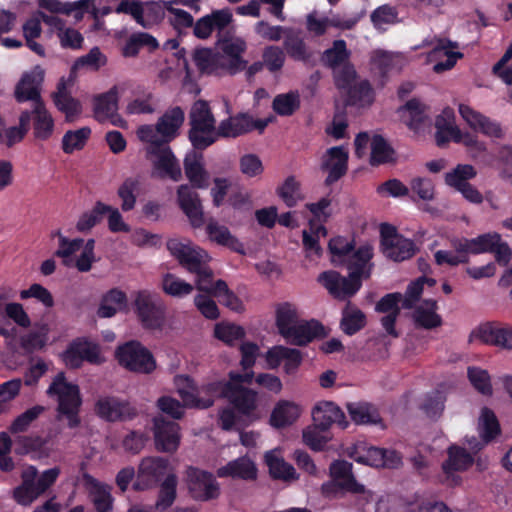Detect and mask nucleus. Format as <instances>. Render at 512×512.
<instances>
[{
  "mask_svg": "<svg viewBox=\"0 0 512 512\" xmlns=\"http://www.w3.org/2000/svg\"><path fill=\"white\" fill-rule=\"evenodd\" d=\"M266 362L270 369L277 368L284 360V370L287 374L294 373L302 362V353L295 348H288L277 345L270 348L265 355Z\"/></svg>",
  "mask_w": 512,
  "mask_h": 512,
  "instance_id": "393cba45",
  "label": "nucleus"
},
{
  "mask_svg": "<svg viewBox=\"0 0 512 512\" xmlns=\"http://www.w3.org/2000/svg\"><path fill=\"white\" fill-rule=\"evenodd\" d=\"M177 483L178 480L175 474H167L160 485L158 498L155 503V509L157 511H165L173 505L177 495Z\"/></svg>",
  "mask_w": 512,
  "mask_h": 512,
  "instance_id": "3c124183",
  "label": "nucleus"
},
{
  "mask_svg": "<svg viewBox=\"0 0 512 512\" xmlns=\"http://www.w3.org/2000/svg\"><path fill=\"white\" fill-rule=\"evenodd\" d=\"M115 356L121 366L132 372L150 374L156 368L153 355L138 341H129L119 346Z\"/></svg>",
  "mask_w": 512,
  "mask_h": 512,
  "instance_id": "0eeeda50",
  "label": "nucleus"
},
{
  "mask_svg": "<svg viewBox=\"0 0 512 512\" xmlns=\"http://www.w3.org/2000/svg\"><path fill=\"white\" fill-rule=\"evenodd\" d=\"M448 458L442 464L445 474L444 482L450 486L459 485L461 477L455 472L465 471L473 464V457L464 448L451 446L448 449Z\"/></svg>",
  "mask_w": 512,
  "mask_h": 512,
  "instance_id": "aec40b11",
  "label": "nucleus"
},
{
  "mask_svg": "<svg viewBox=\"0 0 512 512\" xmlns=\"http://www.w3.org/2000/svg\"><path fill=\"white\" fill-rule=\"evenodd\" d=\"M328 249L332 254L331 262L335 266H346L349 275L344 277L334 270L325 271L318 276V282L334 298L341 301L347 300L361 288L362 279L370 276L369 261L373 256L372 247L363 245L354 251L353 242L338 236L330 239Z\"/></svg>",
  "mask_w": 512,
  "mask_h": 512,
  "instance_id": "f257e3e1",
  "label": "nucleus"
},
{
  "mask_svg": "<svg viewBox=\"0 0 512 512\" xmlns=\"http://www.w3.org/2000/svg\"><path fill=\"white\" fill-rule=\"evenodd\" d=\"M400 120L411 130L418 131L428 119V108L419 98H411L397 109Z\"/></svg>",
  "mask_w": 512,
  "mask_h": 512,
  "instance_id": "cd10ccee",
  "label": "nucleus"
},
{
  "mask_svg": "<svg viewBox=\"0 0 512 512\" xmlns=\"http://www.w3.org/2000/svg\"><path fill=\"white\" fill-rule=\"evenodd\" d=\"M283 46L288 56L295 61H306L309 59V53L307 51L304 40L292 29H289L284 37Z\"/></svg>",
  "mask_w": 512,
  "mask_h": 512,
  "instance_id": "6e6d98bb",
  "label": "nucleus"
},
{
  "mask_svg": "<svg viewBox=\"0 0 512 512\" xmlns=\"http://www.w3.org/2000/svg\"><path fill=\"white\" fill-rule=\"evenodd\" d=\"M217 48L224 57V70L235 74L246 69L248 62L243 59L242 54L246 51L247 44L242 38L219 39Z\"/></svg>",
  "mask_w": 512,
  "mask_h": 512,
  "instance_id": "a211bd4d",
  "label": "nucleus"
},
{
  "mask_svg": "<svg viewBox=\"0 0 512 512\" xmlns=\"http://www.w3.org/2000/svg\"><path fill=\"white\" fill-rule=\"evenodd\" d=\"M184 121V112L181 108L175 107L166 112L157 122L161 135L168 139V142L175 136L176 131Z\"/></svg>",
  "mask_w": 512,
  "mask_h": 512,
  "instance_id": "864d4df0",
  "label": "nucleus"
},
{
  "mask_svg": "<svg viewBox=\"0 0 512 512\" xmlns=\"http://www.w3.org/2000/svg\"><path fill=\"white\" fill-rule=\"evenodd\" d=\"M476 175V169L472 165L459 164L445 175V181L451 187L459 186L462 183H469L468 180L473 179Z\"/></svg>",
  "mask_w": 512,
  "mask_h": 512,
  "instance_id": "774afa93",
  "label": "nucleus"
},
{
  "mask_svg": "<svg viewBox=\"0 0 512 512\" xmlns=\"http://www.w3.org/2000/svg\"><path fill=\"white\" fill-rule=\"evenodd\" d=\"M161 289L163 292L171 297L181 298L190 295L194 285L180 279L172 273H165L161 279Z\"/></svg>",
  "mask_w": 512,
  "mask_h": 512,
  "instance_id": "603ef678",
  "label": "nucleus"
},
{
  "mask_svg": "<svg viewBox=\"0 0 512 512\" xmlns=\"http://www.w3.org/2000/svg\"><path fill=\"white\" fill-rule=\"evenodd\" d=\"M394 150L381 135H374L371 140L370 164L375 166L393 160Z\"/></svg>",
  "mask_w": 512,
  "mask_h": 512,
  "instance_id": "bf43d9fd",
  "label": "nucleus"
},
{
  "mask_svg": "<svg viewBox=\"0 0 512 512\" xmlns=\"http://www.w3.org/2000/svg\"><path fill=\"white\" fill-rule=\"evenodd\" d=\"M298 417L297 405L288 401H280L272 411L270 423L276 428H282L291 425Z\"/></svg>",
  "mask_w": 512,
  "mask_h": 512,
  "instance_id": "de8ad7c7",
  "label": "nucleus"
},
{
  "mask_svg": "<svg viewBox=\"0 0 512 512\" xmlns=\"http://www.w3.org/2000/svg\"><path fill=\"white\" fill-rule=\"evenodd\" d=\"M500 235L497 233L482 234L473 239L461 238L452 240L454 251L464 254L469 258L470 254L477 255L491 251L493 244L497 243Z\"/></svg>",
  "mask_w": 512,
  "mask_h": 512,
  "instance_id": "a878e982",
  "label": "nucleus"
},
{
  "mask_svg": "<svg viewBox=\"0 0 512 512\" xmlns=\"http://www.w3.org/2000/svg\"><path fill=\"white\" fill-rule=\"evenodd\" d=\"M217 476L252 481L257 478V467L249 457L242 456L218 468Z\"/></svg>",
  "mask_w": 512,
  "mask_h": 512,
  "instance_id": "7c9ffc66",
  "label": "nucleus"
},
{
  "mask_svg": "<svg viewBox=\"0 0 512 512\" xmlns=\"http://www.w3.org/2000/svg\"><path fill=\"white\" fill-rule=\"evenodd\" d=\"M335 86L347 92V96H371L373 88L369 80L360 79L355 66L351 63H344L341 67L333 70Z\"/></svg>",
  "mask_w": 512,
  "mask_h": 512,
  "instance_id": "ddd939ff",
  "label": "nucleus"
},
{
  "mask_svg": "<svg viewBox=\"0 0 512 512\" xmlns=\"http://www.w3.org/2000/svg\"><path fill=\"white\" fill-rule=\"evenodd\" d=\"M152 422L156 449L160 452L174 453L180 443L179 425L165 419L162 415L154 417Z\"/></svg>",
  "mask_w": 512,
  "mask_h": 512,
  "instance_id": "2eb2a0df",
  "label": "nucleus"
},
{
  "mask_svg": "<svg viewBox=\"0 0 512 512\" xmlns=\"http://www.w3.org/2000/svg\"><path fill=\"white\" fill-rule=\"evenodd\" d=\"M186 476L188 492L194 500L210 501L219 497L220 486L212 473L189 467Z\"/></svg>",
  "mask_w": 512,
  "mask_h": 512,
  "instance_id": "f8f14e48",
  "label": "nucleus"
},
{
  "mask_svg": "<svg viewBox=\"0 0 512 512\" xmlns=\"http://www.w3.org/2000/svg\"><path fill=\"white\" fill-rule=\"evenodd\" d=\"M324 326L317 320H299L285 339L292 345L305 346L316 338L325 337Z\"/></svg>",
  "mask_w": 512,
  "mask_h": 512,
  "instance_id": "bb28decb",
  "label": "nucleus"
},
{
  "mask_svg": "<svg viewBox=\"0 0 512 512\" xmlns=\"http://www.w3.org/2000/svg\"><path fill=\"white\" fill-rule=\"evenodd\" d=\"M413 309L414 311L412 312L411 317L416 327L429 330L441 326V316L436 313V300H423L419 305H416Z\"/></svg>",
  "mask_w": 512,
  "mask_h": 512,
  "instance_id": "2f4dec72",
  "label": "nucleus"
},
{
  "mask_svg": "<svg viewBox=\"0 0 512 512\" xmlns=\"http://www.w3.org/2000/svg\"><path fill=\"white\" fill-rule=\"evenodd\" d=\"M366 326V315L358 307L347 301L342 310L340 327L347 335H353Z\"/></svg>",
  "mask_w": 512,
  "mask_h": 512,
  "instance_id": "c03bdc74",
  "label": "nucleus"
},
{
  "mask_svg": "<svg viewBox=\"0 0 512 512\" xmlns=\"http://www.w3.org/2000/svg\"><path fill=\"white\" fill-rule=\"evenodd\" d=\"M206 288L207 289H202L200 292H204L210 296L218 298L221 304L233 311H243L244 307L242 301L232 290L229 289L224 280L218 279L214 281V279H212V281L206 285Z\"/></svg>",
  "mask_w": 512,
  "mask_h": 512,
  "instance_id": "f704fd0d",
  "label": "nucleus"
},
{
  "mask_svg": "<svg viewBox=\"0 0 512 512\" xmlns=\"http://www.w3.org/2000/svg\"><path fill=\"white\" fill-rule=\"evenodd\" d=\"M44 77V69L36 65L30 71L23 74L16 86L14 96H41Z\"/></svg>",
  "mask_w": 512,
  "mask_h": 512,
  "instance_id": "72a5a7b5",
  "label": "nucleus"
},
{
  "mask_svg": "<svg viewBox=\"0 0 512 512\" xmlns=\"http://www.w3.org/2000/svg\"><path fill=\"white\" fill-rule=\"evenodd\" d=\"M195 189L189 184L180 185L177 188V203L191 226L200 228L204 224V213L201 199Z\"/></svg>",
  "mask_w": 512,
  "mask_h": 512,
  "instance_id": "f3484780",
  "label": "nucleus"
},
{
  "mask_svg": "<svg viewBox=\"0 0 512 512\" xmlns=\"http://www.w3.org/2000/svg\"><path fill=\"white\" fill-rule=\"evenodd\" d=\"M296 309L289 303H283L276 310V326L279 334L284 338L289 337L291 330L299 322Z\"/></svg>",
  "mask_w": 512,
  "mask_h": 512,
  "instance_id": "8fccbe9b",
  "label": "nucleus"
},
{
  "mask_svg": "<svg viewBox=\"0 0 512 512\" xmlns=\"http://www.w3.org/2000/svg\"><path fill=\"white\" fill-rule=\"evenodd\" d=\"M215 337L228 345H234L235 341L245 336V331L241 326L231 323H219L214 329Z\"/></svg>",
  "mask_w": 512,
  "mask_h": 512,
  "instance_id": "69168bd1",
  "label": "nucleus"
},
{
  "mask_svg": "<svg viewBox=\"0 0 512 512\" xmlns=\"http://www.w3.org/2000/svg\"><path fill=\"white\" fill-rule=\"evenodd\" d=\"M221 396L232 405V408H225L220 413L219 423L222 429L238 428L240 416L248 418L250 422L259 418L256 413L258 407L256 391L244 385L226 382L222 387Z\"/></svg>",
  "mask_w": 512,
  "mask_h": 512,
  "instance_id": "f03ea898",
  "label": "nucleus"
},
{
  "mask_svg": "<svg viewBox=\"0 0 512 512\" xmlns=\"http://www.w3.org/2000/svg\"><path fill=\"white\" fill-rule=\"evenodd\" d=\"M137 136L145 144L148 156L168 145V139L161 135L157 124L140 126L137 129Z\"/></svg>",
  "mask_w": 512,
  "mask_h": 512,
  "instance_id": "09e8293b",
  "label": "nucleus"
},
{
  "mask_svg": "<svg viewBox=\"0 0 512 512\" xmlns=\"http://www.w3.org/2000/svg\"><path fill=\"white\" fill-rule=\"evenodd\" d=\"M394 59L392 55L386 51H375L371 57V70L375 76L379 78V84L383 86L388 78V73L393 68Z\"/></svg>",
  "mask_w": 512,
  "mask_h": 512,
  "instance_id": "5fc2aeb1",
  "label": "nucleus"
},
{
  "mask_svg": "<svg viewBox=\"0 0 512 512\" xmlns=\"http://www.w3.org/2000/svg\"><path fill=\"white\" fill-rule=\"evenodd\" d=\"M152 156L155 157L152 160L153 165L157 170L162 171V177L168 176L175 182L182 179L181 167L168 145L150 154L148 157Z\"/></svg>",
  "mask_w": 512,
  "mask_h": 512,
  "instance_id": "473e14b6",
  "label": "nucleus"
},
{
  "mask_svg": "<svg viewBox=\"0 0 512 512\" xmlns=\"http://www.w3.org/2000/svg\"><path fill=\"white\" fill-rule=\"evenodd\" d=\"M189 140L193 148L204 150L217 141L215 117L207 101L199 99L194 102L189 113Z\"/></svg>",
  "mask_w": 512,
  "mask_h": 512,
  "instance_id": "20e7f679",
  "label": "nucleus"
},
{
  "mask_svg": "<svg viewBox=\"0 0 512 512\" xmlns=\"http://www.w3.org/2000/svg\"><path fill=\"white\" fill-rule=\"evenodd\" d=\"M380 236L382 252L388 259L401 262L414 255L415 245L413 241L400 235L393 225L382 223Z\"/></svg>",
  "mask_w": 512,
  "mask_h": 512,
  "instance_id": "9b49d317",
  "label": "nucleus"
},
{
  "mask_svg": "<svg viewBox=\"0 0 512 512\" xmlns=\"http://www.w3.org/2000/svg\"><path fill=\"white\" fill-rule=\"evenodd\" d=\"M459 113L462 116L463 120L474 130H480L484 134L490 136H500L501 128L500 126L480 114L479 112L473 110L471 107L460 104L459 105Z\"/></svg>",
  "mask_w": 512,
  "mask_h": 512,
  "instance_id": "4c0bfd02",
  "label": "nucleus"
},
{
  "mask_svg": "<svg viewBox=\"0 0 512 512\" xmlns=\"http://www.w3.org/2000/svg\"><path fill=\"white\" fill-rule=\"evenodd\" d=\"M175 385L185 407L206 409L214 403V400L210 397L200 398L198 396L197 388L193 380L188 376H177L175 378Z\"/></svg>",
  "mask_w": 512,
  "mask_h": 512,
  "instance_id": "c85d7f7f",
  "label": "nucleus"
},
{
  "mask_svg": "<svg viewBox=\"0 0 512 512\" xmlns=\"http://www.w3.org/2000/svg\"><path fill=\"white\" fill-rule=\"evenodd\" d=\"M262 58L267 69L274 73L283 68L286 57L282 48L270 45L264 48Z\"/></svg>",
  "mask_w": 512,
  "mask_h": 512,
  "instance_id": "338daca9",
  "label": "nucleus"
},
{
  "mask_svg": "<svg viewBox=\"0 0 512 512\" xmlns=\"http://www.w3.org/2000/svg\"><path fill=\"white\" fill-rule=\"evenodd\" d=\"M458 48V43L446 38H439L434 48L428 53V60L435 61L445 56L444 61H438L433 66L435 73H442L452 69L459 59L464 57L461 52H454L451 49Z\"/></svg>",
  "mask_w": 512,
  "mask_h": 512,
  "instance_id": "412c9836",
  "label": "nucleus"
},
{
  "mask_svg": "<svg viewBox=\"0 0 512 512\" xmlns=\"http://www.w3.org/2000/svg\"><path fill=\"white\" fill-rule=\"evenodd\" d=\"M371 105L372 98H337L334 118L331 126L326 128V133L335 139L344 138L348 127L347 116H357Z\"/></svg>",
  "mask_w": 512,
  "mask_h": 512,
  "instance_id": "9d476101",
  "label": "nucleus"
},
{
  "mask_svg": "<svg viewBox=\"0 0 512 512\" xmlns=\"http://www.w3.org/2000/svg\"><path fill=\"white\" fill-rule=\"evenodd\" d=\"M483 343L496 345L505 349L512 348V330L508 328L484 325L476 332Z\"/></svg>",
  "mask_w": 512,
  "mask_h": 512,
  "instance_id": "a19ab883",
  "label": "nucleus"
},
{
  "mask_svg": "<svg viewBox=\"0 0 512 512\" xmlns=\"http://www.w3.org/2000/svg\"><path fill=\"white\" fill-rule=\"evenodd\" d=\"M28 115L20 113L18 124L6 128L2 132V144L7 148H12L14 145L22 142L28 133L27 127Z\"/></svg>",
  "mask_w": 512,
  "mask_h": 512,
  "instance_id": "13d9d810",
  "label": "nucleus"
},
{
  "mask_svg": "<svg viewBox=\"0 0 512 512\" xmlns=\"http://www.w3.org/2000/svg\"><path fill=\"white\" fill-rule=\"evenodd\" d=\"M19 101L32 100L29 109L23 110L28 115L27 127L32 128L35 141H48L54 134L55 123L51 113L41 98H17Z\"/></svg>",
  "mask_w": 512,
  "mask_h": 512,
  "instance_id": "1a4fd4ad",
  "label": "nucleus"
},
{
  "mask_svg": "<svg viewBox=\"0 0 512 512\" xmlns=\"http://www.w3.org/2000/svg\"><path fill=\"white\" fill-rule=\"evenodd\" d=\"M250 115L238 113L222 120L217 126V140L219 138H236L251 131Z\"/></svg>",
  "mask_w": 512,
  "mask_h": 512,
  "instance_id": "c9c22d12",
  "label": "nucleus"
},
{
  "mask_svg": "<svg viewBox=\"0 0 512 512\" xmlns=\"http://www.w3.org/2000/svg\"><path fill=\"white\" fill-rule=\"evenodd\" d=\"M201 150L193 149L184 158L183 165L185 176L190 185L195 188L204 189L209 186V173L204 168L203 154Z\"/></svg>",
  "mask_w": 512,
  "mask_h": 512,
  "instance_id": "b1692460",
  "label": "nucleus"
},
{
  "mask_svg": "<svg viewBox=\"0 0 512 512\" xmlns=\"http://www.w3.org/2000/svg\"><path fill=\"white\" fill-rule=\"evenodd\" d=\"M350 456L358 463L376 468H397L401 464V456L395 450L381 449L373 446L356 447Z\"/></svg>",
  "mask_w": 512,
  "mask_h": 512,
  "instance_id": "dca6fc26",
  "label": "nucleus"
},
{
  "mask_svg": "<svg viewBox=\"0 0 512 512\" xmlns=\"http://www.w3.org/2000/svg\"><path fill=\"white\" fill-rule=\"evenodd\" d=\"M137 317L146 329H160L165 322V306L156 294L139 291L134 300Z\"/></svg>",
  "mask_w": 512,
  "mask_h": 512,
  "instance_id": "6e6552de",
  "label": "nucleus"
},
{
  "mask_svg": "<svg viewBox=\"0 0 512 512\" xmlns=\"http://www.w3.org/2000/svg\"><path fill=\"white\" fill-rule=\"evenodd\" d=\"M477 428L482 438V443L474 439L476 443L473 445L471 441H468L471 448L477 450L493 441L501 433L500 424L495 413L487 407L481 409Z\"/></svg>",
  "mask_w": 512,
  "mask_h": 512,
  "instance_id": "c756f323",
  "label": "nucleus"
},
{
  "mask_svg": "<svg viewBox=\"0 0 512 512\" xmlns=\"http://www.w3.org/2000/svg\"><path fill=\"white\" fill-rule=\"evenodd\" d=\"M95 413L109 422L128 421L138 415L137 409L128 401L114 396L100 397L95 403Z\"/></svg>",
  "mask_w": 512,
  "mask_h": 512,
  "instance_id": "4468645a",
  "label": "nucleus"
},
{
  "mask_svg": "<svg viewBox=\"0 0 512 512\" xmlns=\"http://www.w3.org/2000/svg\"><path fill=\"white\" fill-rule=\"evenodd\" d=\"M139 180L136 178H127L118 188L117 194L122 200L121 209L123 211H130L135 207L136 195L135 192L138 190Z\"/></svg>",
  "mask_w": 512,
  "mask_h": 512,
  "instance_id": "0e129e2a",
  "label": "nucleus"
},
{
  "mask_svg": "<svg viewBox=\"0 0 512 512\" xmlns=\"http://www.w3.org/2000/svg\"><path fill=\"white\" fill-rule=\"evenodd\" d=\"M59 474L58 467L48 469L41 475L34 466L26 467L21 473V484L13 490V498L20 505H30L55 483Z\"/></svg>",
  "mask_w": 512,
  "mask_h": 512,
  "instance_id": "423d86ee",
  "label": "nucleus"
},
{
  "mask_svg": "<svg viewBox=\"0 0 512 512\" xmlns=\"http://www.w3.org/2000/svg\"><path fill=\"white\" fill-rule=\"evenodd\" d=\"M106 209H108L107 204L97 201L91 210L81 214L77 221L76 229L81 233L90 231L94 226L100 223L105 215Z\"/></svg>",
  "mask_w": 512,
  "mask_h": 512,
  "instance_id": "680f3d73",
  "label": "nucleus"
},
{
  "mask_svg": "<svg viewBox=\"0 0 512 512\" xmlns=\"http://www.w3.org/2000/svg\"><path fill=\"white\" fill-rule=\"evenodd\" d=\"M91 135L89 127H82L78 130L67 131L62 138V149L65 153L71 154L75 150H81Z\"/></svg>",
  "mask_w": 512,
  "mask_h": 512,
  "instance_id": "052dcab7",
  "label": "nucleus"
},
{
  "mask_svg": "<svg viewBox=\"0 0 512 512\" xmlns=\"http://www.w3.org/2000/svg\"><path fill=\"white\" fill-rule=\"evenodd\" d=\"M313 422L321 431H327L336 423L342 428L348 426L344 412L334 402L323 401L318 403L312 411Z\"/></svg>",
  "mask_w": 512,
  "mask_h": 512,
  "instance_id": "5701e85b",
  "label": "nucleus"
},
{
  "mask_svg": "<svg viewBox=\"0 0 512 512\" xmlns=\"http://www.w3.org/2000/svg\"><path fill=\"white\" fill-rule=\"evenodd\" d=\"M193 61L201 73L212 74L223 69L224 57L209 48H199L193 53Z\"/></svg>",
  "mask_w": 512,
  "mask_h": 512,
  "instance_id": "79ce46f5",
  "label": "nucleus"
},
{
  "mask_svg": "<svg viewBox=\"0 0 512 512\" xmlns=\"http://www.w3.org/2000/svg\"><path fill=\"white\" fill-rule=\"evenodd\" d=\"M265 461L274 479H280L286 482L296 481L298 479L295 468L282 457L278 456L275 451L267 452Z\"/></svg>",
  "mask_w": 512,
  "mask_h": 512,
  "instance_id": "37998d69",
  "label": "nucleus"
},
{
  "mask_svg": "<svg viewBox=\"0 0 512 512\" xmlns=\"http://www.w3.org/2000/svg\"><path fill=\"white\" fill-rule=\"evenodd\" d=\"M348 153L343 147L336 146L328 149L322 157L321 169L328 171L326 185H331L346 174Z\"/></svg>",
  "mask_w": 512,
  "mask_h": 512,
  "instance_id": "4be33fe9",
  "label": "nucleus"
},
{
  "mask_svg": "<svg viewBox=\"0 0 512 512\" xmlns=\"http://www.w3.org/2000/svg\"><path fill=\"white\" fill-rule=\"evenodd\" d=\"M346 408L356 424H376L381 421L377 409L367 402H349Z\"/></svg>",
  "mask_w": 512,
  "mask_h": 512,
  "instance_id": "49530a36",
  "label": "nucleus"
},
{
  "mask_svg": "<svg viewBox=\"0 0 512 512\" xmlns=\"http://www.w3.org/2000/svg\"><path fill=\"white\" fill-rule=\"evenodd\" d=\"M435 139L439 147L445 145L452 140L460 130L455 122V114L453 109L445 108L437 115L435 119Z\"/></svg>",
  "mask_w": 512,
  "mask_h": 512,
  "instance_id": "e433bc0d",
  "label": "nucleus"
},
{
  "mask_svg": "<svg viewBox=\"0 0 512 512\" xmlns=\"http://www.w3.org/2000/svg\"><path fill=\"white\" fill-rule=\"evenodd\" d=\"M330 474L332 478L339 483L342 489L354 493L364 491L363 485L358 484L352 474L351 463L344 460L333 462L330 466Z\"/></svg>",
  "mask_w": 512,
  "mask_h": 512,
  "instance_id": "ea45409f",
  "label": "nucleus"
},
{
  "mask_svg": "<svg viewBox=\"0 0 512 512\" xmlns=\"http://www.w3.org/2000/svg\"><path fill=\"white\" fill-rule=\"evenodd\" d=\"M94 117L99 122L110 120L113 124L118 119L117 98H94L93 102Z\"/></svg>",
  "mask_w": 512,
  "mask_h": 512,
  "instance_id": "4d7b16f0",
  "label": "nucleus"
},
{
  "mask_svg": "<svg viewBox=\"0 0 512 512\" xmlns=\"http://www.w3.org/2000/svg\"><path fill=\"white\" fill-rule=\"evenodd\" d=\"M206 232L211 241L218 245L228 247L237 253L244 254L243 245L230 233L226 226L210 219L206 226Z\"/></svg>",
  "mask_w": 512,
  "mask_h": 512,
  "instance_id": "58836bf2",
  "label": "nucleus"
},
{
  "mask_svg": "<svg viewBox=\"0 0 512 512\" xmlns=\"http://www.w3.org/2000/svg\"><path fill=\"white\" fill-rule=\"evenodd\" d=\"M39 7L50 11L51 13H62L70 15L77 12L80 15L88 8V0H80L74 3H61L59 0H39Z\"/></svg>",
  "mask_w": 512,
  "mask_h": 512,
  "instance_id": "e2e57ef3",
  "label": "nucleus"
},
{
  "mask_svg": "<svg viewBox=\"0 0 512 512\" xmlns=\"http://www.w3.org/2000/svg\"><path fill=\"white\" fill-rule=\"evenodd\" d=\"M350 57L351 52L347 49L346 42L339 39L333 41L332 47L324 51L322 55V62L326 67L335 70L344 65V63L350 62Z\"/></svg>",
  "mask_w": 512,
  "mask_h": 512,
  "instance_id": "a18cd8bd",
  "label": "nucleus"
},
{
  "mask_svg": "<svg viewBox=\"0 0 512 512\" xmlns=\"http://www.w3.org/2000/svg\"><path fill=\"white\" fill-rule=\"evenodd\" d=\"M166 246L179 264L189 273L195 275L196 289L198 291L207 289L206 285L214 279V272L209 265L211 258L208 253L188 240L183 242L176 238L169 239Z\"/></svg>",
  "mask_w": 512,
  "mask_h": 512,
  "instance_id": "7ed1b4c3",
  "label": "nucleus"
},
{
  "mask_svg": "<svg viewBox=\"0 0 512 512\" xmlns=\"http://www.w3.org/2000/svg\"><path fill=\"white\" fill-rule=\"evenodd\" d=\"M169 461L162 457H146L138 468L136 490H143L158 483L167 473Z\"/></svg>",
  "mask_w": 512,
  "mask_h": 512,
  "instance_id": "6ab92c4d",
  "label": "nucleus"
},
{
  "mask_svg": "<svg viewBox=\"0 0 512 512\" xmlns=\"http://www.w3.org/2000/svg\"><path fill=\"white\" fill-rule=\"evenodd\" d=\"M47 394L50 397H57L58 419L65 416L70 428L77 427L80 423L78 413L82 403L78 385L67 382L65 374L60 372L50 384Z\"/></svg>",
  "mask_w": 512,
  "mask_h": 512,
  "instance_id": "39448f33",
  "label": "nucleus"
}]
</instances>
